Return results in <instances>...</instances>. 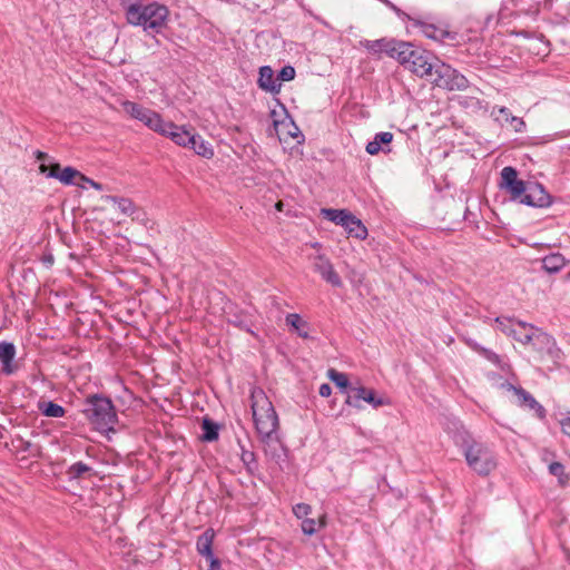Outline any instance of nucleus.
I'll return each instance as SVG.
<instances>
[{
    "label": "nucleus",
    "mask_w": 570,
    "mask_h": 570,
    "mask_svg": "<svg viewBox=\"0 0 570 570\" xmlns=\"http://www.w3.org/2000/svg\"><path fill=\"white\" fill-rule=\"evenodd\" d=\"M367 391H368V389L364 387L362 385L351 386L348 390L345 403L350 406L361 410L362 409L361 401H364Z\"/></svg>",
    "instance_id": "a878e982"
},
{
    "label": "nucleus",
    "mask_w": 570,
    "mask_h": 570,
    "mask_svg": "<svg viewBox=\"0 0 570 570\" xmlns=\"http://www.w3.org/2000/svg\"><path fill=\"white\" fill-rule=\"evenodd\" d=\"M417 24L421 28L422 33L432 40L443 42L445 39H455V35L443 29L440 27H436L435 24H430L425 22H417Z\"/></svg>",
    "instance_id": "f3484780"
},
{
    "label": "nucleus",
    "mask_w": 570,
    "mask_h": 570,
    "mask_svg": "<svg viewBox=\"0 0 570 570\" xmlns=\"http://www.w3.org/2000/svg\"><path fill=\"white\" fill-rule=\"evenodd\" d=\"M295 77V69L292 66H285L278 73V79L282 81H291Z\"/></svg>",
    "instance_id": "37998d69"
},
{
    "label": "nucleus",
    "mask_w": 570,
    "mask_h": 570,
    "mask_svg": "<svg viewBox=\"0 0 570 570\" xmlns=\"http://www.w3.org/2000/svg\"><path fill=\"white\" fill-rule=\"evenodd\" d=\"M521 204L532 207H547L551 204V196L541 184H529L525 195L521 198Z\"/></svg>",
    "instance_id": "f8f14e48"
},
{
    "label": "nucleus",
    "mask_w": 570,
    "mask_h": 570,
    "mask_svg": "<svg viewBox=\"0 0 570 570\" xmlns=\"http://www.w3.org/2000/svg\"><path fill=\"white\" fill-rule=\"evenodd\" d=\"M499 387L503 391H508V392H513L514 393V390H518L519 387L514 386L513 384L507 382V381H503L499 384Z\"/></svg>",
    "instance_id": "603ef678"
},
{
    "label": "nucleus",
    "mask_w": 570,
    "mask_h": 570,
    "mask_svg": "<svg viewBox=\"0 0 570 570\" xmlns=\"http://www.w3.org/2000/svg\"><path fill=\"white\" fill-rule=\"evenodd\" d=\"M137 208L129 198L109 196V222L122 225L134 219Z\"/></svg>",
    "instance_id": "0eeeda50"
},
{
    "label": "nucleus",
    "mask_w": 570,
    "mask_h": 570,
    "mask_svg": "<svg viewBox=\"0 0 570 570\" xmlns=\"http://www.w3.org/2000/svg\"><path fill=\"white\" fill-rule=\"evenodd\" d=\"M61 167L58 163L50 161L49 164L42 163L39 166V171L46 175L48 178H58Z\"/></svg>",
    "instance_id": "72a5a7b5"
},
{
    "label": "nucleus",
    "mask_w": 570,
    "mask_h": 570,
    "mask_svg": "<svg viewBox=\"0 0 570 570\" xmlns=\"http://www.w3.org/2000/svg\"><path fill=\"white\" fill-rule=\"evenodd\" d=\"M204 434L203 439L212 442L218 439V425L209 419H204L202 424Z\"/></svg>",
    "instance_id": "7c9ffc66"
},
{
    "label": "nucleus",
    "mask_w": 570,
    "mask_h": 570,
    "mask_svg": "<svg viewBox=\"0 0 570 570\" xmlns=\"http://www.w3.org/2000/svg\"><path fill=\"white\" fill-rule=\"evenodd\" d=\"M276 207H277V209H279V210H281V208H282V203H281V202H279V203H277V204H276Z\"/></svg>",
    "instance_id": "bf43d9fd"
},
{
    "label": "nucleus",
    "mask_w": 570,
    "mask_h": 570,
    "mask_svg": "<svg viewBox=\"0 0 570 570\" xmlns=\"http://www.w3.org/2000/svg\"><path fill=\"white\" fill-rule=\"evenodd\" d=\"M396 60L415 76L439 88L452 91L464 90L469 86L468 79L458 70L410 42L401 45Z\"/></svg>",
    "instance_id": "f257e3e1"
},
{
    "label": "nucleus",
    "mask_w": 570,
    "mask_h": 570,
    "mask_svg": "<svg viewBox=\"0 0 570 570\" xmlns=\"http://www.w3.org/2000/svg\"><path fill=\"white\" fill-rule=\"evenodd\" d=\"M491 116L494 117L495 121L501 125L509 124L510 118L513 117L508 108L505 107H494L491 111Z\"/></svg>",
    "instance_id": "e433bc0d"
},
{
    "label": "nucleus",
    "mask_w": 570,
    "mask_h": 570,
    "mask_svg": "<svg viewBox=\"0 0 570 570\" xmlns=\"http://www.w3.org/2000/svg\"><path fill=\"white\" fill-rule=\"evenodd\" d=\"M275 129L278 134L279 139L283 138V136L287 135L294 139L302 137V134L297 126L294 124L292 119L282 120V121H274Z\"/></svg>",
    "instance_id": "5701e85b"
},
{
    "label": "nucleus",
    "mask_w": 570,
    "mask_h": 570,
    "mask_svg": "<svg viewBox=\"0 0 570 570\" xmlns=\"http://www.w3.org/2000/svg\"><path fill=\"white\" fill-rule=\"evenodd\" d=\"M57 179L63 185H76L78 187L85 188V185L80 183V179H86V176L70 166L61 169Z\"/></svg>",
    "instance_id": "aec40b11"
},
{
    "label": "nucleus",
    "mask_w": 570,
    "mask_h": 570,
    "mask_svg": "<svg viewBox=\"0 0 570 570\" xmlns=\"http://www.w3.org/2000/svg\"><path fill=\"white\" fill-rule=\"evenodd\" d=\"M158 134L185 148H188L190 142H195L194 134L187 130L185 126H178L173 121L164 120L161 131H158Z\"/></svg>",
    "instance_id": "9b49d317"
},
{
    "label": "nucleus",
    "mask_w": 570,
    "mask_h": 570,
    "mask_svg": "<svg viewBox=\"0 0 570 570\" xmlns=\"http://www.w3.org/2000/svg\"><path fill=\"white\" fill-rule=\"evenodd\" d=\"M226 320L229 324H233L240 330L253 333L250 326L253 325V315L237 306L229 304L224 308Z\"/></svg>",
    "instance_id": "ddd939ff"
},
{
    "label": "nucleus",
    "mask_w": 570,
    "mask_h": 570,
    "mask_svg": "<svg viewBox=\"0 0 570 570\" xmlns=\"http://www.w3.org/2000/svg\"><path fill=\"white\" fill-rule=\"evenodd\" d=\"M322 215L328 220L335 223L336 225H341L345 227L348 225V219L352 214L346 209H333V208H323Z\"/></svg>",
    "instance_id": "412c9836"
},
{
    "label": "nucleus",
    "mask_w": 570,
    "mask_h": 570,
    "mask_svg": "<svg viewBox=\"0 0 570 570\" xmlns=\"http://www.w3.org/2000/svg\"><path fill=\"white\" fill-rule=\"evenodd\" d=\"M208 570H223L219 560L213 559L212 561H209Z\"/></svg>",
    "instance_id": "6e6d98bb"
},
{
    "label": "nucleus",
    "mask_w": 570,
    "mask_h": 570,
    "mask_svg": "<svg viewBox=\"0 0 570 570\" xmlns=\"http://www.w3.org/2000/svg\"><path fill=\"white\" fill-rule=\"evenodd\" d=\"M344 228L347 234L354 238L363 240L367 237V228L364 226L361 219H358L353 214L348 219V225H346Z\"/></svg>",
    "instance_id": "393cba45"
},
{
    "label": "nucleus",
    "mask_w": 570,
    "mask_h": 570,
    "mask_svg": "<svg viewBox=\"0 0 570 570\" xmlns=\"http://www.w3.org/2000/svg\"><path fill=\"white\" fill-rule=\"evenodd\" d=\"M404 41H397L394 39H376V40H361L360 45L366 49L371 55L380 56L381 53H385L391 58L396 59L399 51H401V45Z\"/></svg>",
    "instance_id": "1a4fd4ad"
},
{
    "label": "nucleus",
    "mask_w": 570,
    "mask_h": 570,
    "mask_svg": "<svg viewBox=\"0 0 570 570\" xmlns=\"http://www.w3.org/2000/svg\"><path fill=\"white\" fill-rule=\"evenodd\" d=\"M519 327L524 331V335L520 337L523 341H529V344L532 345L541 357L547 356L553 363H558L561 360L562 352L557 346L552 336L525 323H520Z\"/></svg>",
    "instance_id": "39448f33"
},
{
    "label": "nucleus",
    "mask_w": 570,
    "mask_h": 570,
    "mask_svg": "<svg viewBox=\"0 0 570 570\" xmlns=\"http://www.w3.org/2000/svg\"><path fill=\"white\" fill-rule=\"evenodd\" d=\"M327 376L337 387H340V389H342L344 391L346 389L350 390L351 385H350V382H348V379H347L346 374H344L342 372H337L334 368H331L327 372Z\"/></svg>",
    "instance_id": "473e14b6"
},
{
    "label": "nucleus",
    "mask_w": 570,
    "mask_h": 570,
    "mask_svg": "<svg viewBox=\"0 0 570 570\" xmlns=\"http://www.w3.org/2000/svg\"><path fill=\"white\" fill-rule=\"evenodd\" d=\"M121 106L126 115H128L132 119H137L138 116H140L142 110L146 108L142 105L129 100L122 101Z\"/></svg>",
    "instance_id": "f704fd0d"
},
{
    "label": "nucleus",
    "mask_w": 570,
    "mask_h": 570,
    "mask_svg": "<svg viewBox=\"0 0 570 570\" xmlns=\"http://www.w3.org/2000/svg\"><path fill=\"white\" fill-rule=\"evenodd\" d=\"M562 432L570 438V417L560 420Z\"/></svg>",
    "instance_id": "de8ad7c7"
},
{
    "label": "nucleus",
    "mask_w": 570,
    "mask_h": 570,
    "mask_svg": "<svg viewBox=\"0 0 570 570\" xmlns=\"http://www.w3.org/2000/svg\"><path fill=\"white\" fill-rule=\"evenodd\" d=\"M35 156H36V158H37L38 160H40V161H41V164H42V163H46V161H49V163L51 161L50 156H49L48 154H46V153L41 151V150H37V151L35 153Z\"/></svg>",
    "instance_id": "3c124183"
},
{
    "label": "nucleus",
    "mask_w": 570,
    "mask_h": 570,
    "mask_svg": "<svg viewBox=\"0 0 570 570\" xmlns=\"http://www.w3.org/2000/svg\"><path fill=\"white\" fill-rule=\"evenodd\" d=\"M549 472L558 478L559 484L564 487L570 481V474L564 472V466L560 462H553L549 465Z\"/></svg>",
    "instance_id": "2f4dec72"
},
{
    "label": "nucleus",
    "mask_w": 570,
    "mask_h": 570,
    "mask_svg": "<svg viewBox=\"0 0 570 570\" xmlns=\"http://www.w3.org/2000/svg\"><path fill=\"white\" fill-rule=\"evenodd\" d=\"M18 449L23 452L30 453L32 456H36L39 454V448L33 445L29 441L20 440V444H19Z\"/></svg>",
    "instance_id": "79ce46f5"
},
{
    "label": "nucleus",
    "mask_w": 570,
    "mask_h": 570,
    "mask_svg": "<svg viewBox=\"0 0 570 570\" xmlns=\"http://www.w3.org/2000/svg\"><path fill=\"white\" fill-rule=\"evenodd\" d=\"M312 508L311 505L306 503H297L293 508V513L296 515V518L302 519V521L307 518V515L311 513Z\"/></svg>",
    "instance_id": "a19ab883"
},
{
    "label": "nucleus",
    "mask_w": 570,
    "mask_h": 570,
    "mask_svg": "<svg viewBox=\"0 0 570 570\" xmlns=\"http://www.w3.org/2000/svg\"><path fill=\"white\" fill-rule=\"evenodd\" d=\"M461 448L466 464L479 475L487 476L495 469V456L485 444L471 440L464 441Z\"/></svg>",
    "instance_id": "20e7f679"
},
{
    "label": "nucleus",
    "mask_w": 570,
    "mask_h": 570,
    "mask_svg": "<svg viewBox=\"0 0 570 570\" xmlns=\"http://www.w3.org/2000/svg\"><path fill=\"white\" fill-rule=\"evenodd\" d=\"M90 468L87 464L82 462H77L68 469L67 473L71 479H77L80 478L83 473L88 472Z\"/></svg>",
    "instance_id": "58836bf2"
},
{
    "label": "nucleus",
    "mask_w": 570,
    "mask_h": 570,
    "mask_svg": "<svg viewBox=\"0 0 570 570\" xmlns=\"http://www.w3.org/2000/svg\"><path fill=\"white\" fill-rule=\"evenodd\" d=\"M80 183L83 185V183L89 184L90 186L95 187L98 190H102V185L94 181L92 179L86 177V179H80Z\"/></svg>",
    "instance_id": "864d4df0"
},
{
    "label": "nucleus",
    "mask_w": 570,
    "mask_h": 570,
    "mask_svg": "<svg viewBox=\"0 0 570 570\" xmlns=\"http://www.w3.org/2000/svg\"><path fill=\"white\" fill-rule=\"evenodd\" d=\"M364 402L371 404L374 409L389 404L387 400L377 396L372 389H368Z\"/></svg>",
    "instance_id": "4c0bfd02"
},
{
    "label": "nucleus",
    "mask_w": 570,
    "mask_h": 570,
    "mask_svg": "<svg viewBox=\"0 0 570 570\" xmlns=\"http://www.w3.org/2000/svg\"><path fill=\"white\" fill-rule=\"evenodd\" d=\"M144 124L147 128L158 134L161 131V125L164 122L163 117L153 109L145 108L140 116L136 119Z\"/></svg>",
    "instance_id": "6ab92c4d"
},
{
    "label": "nucleus",
    "mask_w": 570,
    "mask_h": 570,
    "mask_svg": "<svg viewBox=\"0 0 570 570\" xmlns=\"http://www.w3.org/2000/svg\"><path fill=\"white\" fill-rule=\"evenodd\" d=\"M108 417H109V433H111V432L116 431L112 424H114V422L117 421V415H116L115 407H114L110 399H109V414H108Z\"/></svg>",
    "instance_id": "a18cd8bd"
},
{
    "label": "nucleus",
    "mask_w": 570,
    "mask_h": 570,
    "mask_svg": "<svg viewBox=\"0 0 570 570\" xmlns=\"http://www.w3.org/2000/svg\"><path fill=\"white\" fill-rule=\"evenodd\" d=\"M312 247H313V248H320V247H321V244H320V243H313V244H312Z\"/></svg>",
    "instance_id": "13d9d810"
},
{
    "label": "nucleus",
    "mask_w": 570,
    "mask_h": 570,
    "mask_svg": "<svg viewBox=\"0 0 570 570\" xmlns=\"http://www.w3.org/2000/svg\"><path fill=\"white\" fill-rule=\"evenodd\" d=\"M167 7L159 3H131L126 9V16L129 23L134 26H140L149 33H159L166 26L168 18Z\"/></svg>",
    "instance_id": "7ed1b4c3"
},
{
    "label": "nucleus",
    "mask_w": 570,
    "mask_h": 570,
    "mask_svg": "<svg viewBox=\"0 0 570 570\" xmlns=\"http://www.w3.org/2000/svg\"><path fill=\"white\" fill-rule=\"evenodd\" d=\"M215 532L213 529H207L202 535L198 537L196 542L197 551L200 556L205 557L208 561L217 559L212 550Z\"/></svg>",
    "instance_id": "dca6fc26"
},
{
    "label": "nucleus",
    "mask_w": 570,
    "mask_h": 570,
    "mask_svg": "<svg viewBox=\"0 0 570 570\" xmlns=\"http://www.w3.org/2000/svg\"><path fill=\"white\" fill-rule=\"evenodd\" d=\"M393 140V134L382 131L375 135L374 139L366 145V151L370 155H376L382 150V145H387Z\"/></svg>",
    "instance_id": "b1692460"
},
{
    "label": "nucleus",
    "mask_w": 570,
    "mask_h": 570,
    "mask_svg": "<svg viewBox=\"0 0 570 570\" xmlns=\"http://www.w3.org/2000/svg\"><path fill=\"white\" fill-rule=\"evenodd\" d=\"M286 324L292 326L301 337H308V324L307 322L303 321L298 314H288L286 316Z\"/></svg>",
    "instance_id": "cd10ccee"
},
{
    "label": "nucleus",
    "mask_w": 570,
    "mask_h": 570,
    "mask_svg": "<svg viewBox=\"0 0 570 570\" xmlns=\"http://www.w3.org/2000/svg\"><path fill=\"white\" fill-rule=\"evenodd\" d=\"M514 395L518 397V404L520 406H527L533 410L535 415L541 420L546 417L544 407L524 389L514 390Z\"/></svg>",
    "instance_id": "4468645a"
},
{
    "label": "nucleus",
    "mask_w": 570,
    "mask_h": 570,
    "mask_svg": "<svg viewBox=\"0 0 570 570\" xmlns=\"http://www.w3.org/2000/svg\"><path fill=\"white\" fill-rule=\"evenodd\" d=\"M528 186L523 180L518 179V171L511 166L501 170L500 187L505 189L513 200H520L525 195Z\"/></svg>",
    "instance_id": "6e6552de"
},
{
    "label": "nucleus",
    "mask_w": 570,
    "mask_h": 570,
    "mask_svg": "<svg viewBox=\"0 0 570 570\" xmlns=\"http://www.w3.org/2000/svg\"><path fill=\"white\" fill-rule=\"evenodd\" d=\"M14 356L16 346L10 342H0V362L2 363L3 374L10 375L14 372L16 366L12 365Z\"/></svg>",
    "instance_id": "2eb2a0df"
},
{
    "label": "nucleus",
    "mask_w": 570,
    "mask_h": 570,
    "mask_svg": "<svg viewBox=\"0 0 570 570\" xmlns=\"http://www.w3.org/2000/svg\"><path fill=\"white\" fill-rule=\"evenodd\" d=\"M520 323L521 322H518L517 324H513V326L510 328V331H508L505 327H502L501 332H503L507 335H510V336L514 337L520 343L527 345V344H529V341H523L520 337V336L524 335V331L519 327Z\"/></svg>",
    "instance_id": "ea45409f"
},
{
    "label": "nucleus",
    "mask_w": 570,
    "mask_h": 570,
    "mask_svg": "<svg viewBox=\"0 0 570 570\" xmlns=\"http://www.w3.org/2000/svg\"><path fill=\"white\" fill-rule=\"evenodd\" d=\"M564 265L566 259L559 253H553L542 258V268L550 274L560 272Z\"/></svg>",
    "instance_id": "4be33fe9"
},
{
    "label": "nucleus",
    "mask_w": 570,
    "mask_h": 570,
    "mask_svg": "<svg viewBox=\"0 0 570 570\" xmlns=\"http://www.w3.org/2000/svg\"><path fill=\"white\" fill-rule=\"evenodd\" d=\"M483 353H484V355H485L490 361H492V362H498V361H499V356H498L495 353H493V352H491V351H488V350H483Z\"/></svg>",
    "instance_id": "4d7b16f0"
},
{
    "label": "nucleus",
    "mask_w": 570,
    "mask_h": 570,
    "mask_svg": "<svg viewBox=\"0 0 570 570\" xmlns=\"http://www.w3.org/2000/svg\"><path fill=\"white\" fill-rule=\"evenodd\" d=\"M38 407L43 415L49 417H62L66 413V410L61 405L51 401L39 402Z\"/></svg>",
    "instance_id": "c756f323"
},
{
    "label": "nucleus",
    "mask_w": 570,
    "mask_h": 570,
    "mask_svg": "<svg viewBox=\"0 0 570 570\" xmlns=\"http://www.w3.org/2000/svg\"><path fill=\"white\" fill-rule=\"evenodd\" d=\"M495 323L498 324V327L501 330L502 327H505L508 331L513 326V323L511 320L497 317Z\"/></svg>",
    "instance_id": "49530a36"
},
{
    "label": "nucleus",
    "mask_w": 570,
    "mask_h": 570,
    "mask_svg": "<svg viewBox=\"0 0 570 570\" xmlns=\"http://www.w3.org/2000/svg\"><path fill=\"white\" fill-rule=\"evenodd\" d=\"M383 3H385L389 8H391L393 11H395L399 16H403L404 13L391 1L389 0H381Z\"/></svg>",
    "instance_id": "5fc2aeb1"
},
{
    "label": "nucleus",
    "mask_w": 570,
    "mask_h": 570,
    "mask_svg": "<svg viewBox=\"0 0 570 570\" xmlns=\"http://www.w3.org/2000/svg\"><path fill=\"white\" fill-rule=\"evenodd\" d=\"M318 393L323 397H328L332 393V387L330 386V384L324 383L320 386Z\"/></svg>",
    "instance_id": "09e8293b"
},
{
    "label": "nucleus",
    "mask_w": 570,
    "mask_h": 570,
    "mask_svg": "<svg viewBox=\"0 0 570 570\" xmlns=\"http://www.w3.org/2000/svg\"><path fill=\"white\" fill-rule=\"evenodd\" d=\"M250 407L258 435L263 441L272 440L278 428V416L262 389L254 387L252 390Z\"/></svg>",
    "instance_id": "f03ea898"
},
{
    "label": "nucleus",
    "mask_w": 570,
    "mask_h": 570,
    "mask_svg": "<svg viewBox=\"0 0 570 570\" xmlns=\"http://www.w3.org/2000/svg\"><path fill=\"white\" fill-rule=\"evenodd\" d=\"M83 414L91 426L107 435V397L101 394H91L86 399Z\"/></svg>",
    "instance_id": "423d86ee"
},
{
    "label": "nucleus",
    "mask_w": 570,
    "mask_h": 570,
    "mask_svg": "<svg viewBox=\"0 0 570 570\" xmlns=\"http://www.w3.org/2000/svg\"><path fill=\"white\" fill-rule=\"evenodd\" d=\"M258 86L261 89L269 92H278L281 83L274 78V71L269 66L259 68Z\"/></svg>",
    "instance_id": "a211bd4d"
},
{
    "label": "nucleus",
    "mask_w": 570,
    "mask_h": 570,
    "mask_svg": "<svg viewBox=\"0 0 570 570\" xmlns=\"http://www.w3.org/2000/svg\"><path fill=\"white\" fill-rule=\"evenodd\" d=\"M112 245L115 246V252L117 254H125L130 248V242L126 236H122L121 234H115L114 235V242Z\"/></svg>",
    "instance_id": "c9c22d12"
},
{
    "label": "nucleus",
    "mask_w": 570,
    "mask_h": 570,
    "mask_svg": "<svg viewBox=\"0 0 570 570\" xmlns=\"http://www.w3.org/2000/svg\"><path fill=\"white\" fill-rule=\"evenodd\" d=\"M325 525L326 517L323 514L318 518V520L305 518L301 523V529L304 534L313 535L317 532L318 529L324 528Z\"/></svg>",
    "instance_id": "c85d7f7f"
},
{
    "label": "nucleus",
    "mask_w": 570,
    "mask_h": 570,
    "mask_svg": "<svg viewBox=\"0 0 570 570\" xmlns=\"http://www.w3.org/2000/svg\"><path fill=\"white\" fill-rule=\"evenodd\" d=\"M195 142H190L188 148L193 149L198 156L204 158H212L214 156V150L212 146L202 138V136L194 134Z\"/></svg>",
    "instance_id": "bb28decb"
},
{
    "label": "nucleus",
    "mask_w": 570,
    "mask_h": 570,
    "mask_svg": "<svg viewBox=\"0 0 570 570\" xmlns=\"http://www.w3.org/2000/svg\"><path fill=\"white\" fill-rule=\"evenodd\" d=\"M313 269L321 275V277L334 287H342L343 282L340 275L335 272L330 258L324 254L311 256Z\"/></svg>",
    "instance_id": "9d476101"
},
{
    "label": "nucleus",
    "mask_w": 570,
    "mask_h": 570,
    "mask_svg": "<svg viewBox=\"0 0 570 570\" xmlns=\"http://www.w3.org/2000/svg\"><path fill=\"white\" fill-rule=\"evenodd\" d=\"M509 124L511 125V127L517 131V132H521L523 131L524 127H525V122L523 121L522 118H519V117H511L510 118V121Z\"/></svg>",
    "instance_id": "c03bdc74"
},
{
    "label": "nucleus",
    "mask_w": 570,
    "mask_h": 570,
    "mask_svg": "<svg viewBox=\"0 0 570 570\" xmlns=\"http://www.w3.org/2000/svg\"><path fill=\"white\" fill-rule=\"evenodd\" d=\"M242 461L245 463V464H249L252 462H254V453L250 452V451H243L242 453Z\"/></svg>",
    "instance_id": "8fccbe9b"
}]
</instances>
